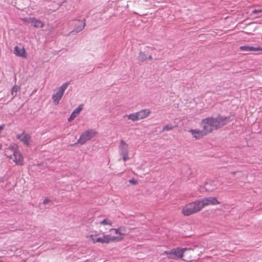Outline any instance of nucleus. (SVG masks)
Wrapping results in <instances>:
<instances>
[{"label":"nucleus","mask_w":262,"mask_h":262,"mask_svg":"<svg viewBox=\"0 0 262 262\" xmlns=\"http://www.w3.org/2000/svg\"><path fill=\"white\" fill-rule=\"evenodd\" d=\"M85 19L83 20L77 19L74 21L75 29L72 31V32L78 33L82 31L85 26Z\"/></svg>","instance_id":"obj_11"},{"label":"nucleus","mask_w":262,"mask_h":262,"mask_svg":"<svg viewBox=\"0 0 262 262\" xmlns=\"http://www.w3.org/2000/svg\"><path fill=\"white\" fill-rule=\"evenodd\" d=\"M147 59H148V60L152 59V56L151 55H149L147 56Z\"/></svg>","instance_id":"obj_32"},{"label":"nucleus","mask_w":262,"mask_h":262,"mask_svg":"<svg viewBox=\"0 0 262 262\" xmlns=\"http://www.w3.org/2000/svg\"><path fill=\"white\" fill-rule=\"evenodd\" d=\"M189 132L190 133L192 136L196 139H199L202 138L203 137L207 135V133L203 128H202V130H200L199 129H190L189 130Z\"/></svg>","instance_id":"obj_10"},{"label":"nucleus","mask_w":262,"mask_h":262,"mask_svg":"<svg viewBox=\"0 0 262 262\" xmlns=\"http://www.w3.org/2000/svg\"><path fill=\"white\" fill-rule=\"evenodd\" d=\"M111 230H114L115 231V234H119L120 235V228H118V229H114V228H112Z\"/></svg>","instance_id":"obj_27"},{"label":"nucleus","mask_w":262,"mask_h":262,"mask_svg":"<svg viewBox=\"0 0 262 262\" xmlns=\"http://www.w3.org/2000/svg\"><path fill=\"white\" fill-rule=\"evenodd\" d=\"M5 154L10 159H13V160L16 164L19 165H23V158L18 151L13 148H8L6 150Z\"/></svg>","instance_id":"obj_4"},{"label":"nucleus","mask_w":262,"mask_h":262,"mask_svg":"<svg viewBox=\"0 0 262 262\" xmlns=\"http://www.w3.org/2000/svg\"><path fill=\"white\" fill-rule=\"evenodd\" d=\"M14 54L19 57L24 58L27 57L26 51L23 47H20L17 46H15L14 48Z\"/></svg>","instance_id":"obj_13"},{"label":"nucleus","mask_w":262,"mask_h":262,"mask_svg":"<svg viewBox=\"0 0 262 262\" xmlns=\"http://www.w3.org/2000/svg\"><path fill=\"white\" fill-rule=\"evenodd\" d=\"M17 138L19 139L21 142L25 145L28 146L29 144V140L31 138V136L29 134H25L23 132L21 134L17 135Z\"/></svg>","instance_id":"obj_14"},{"label":"nucleus","mask_w":262,"mask_h":262,"mask_svg":"<svg viewBox=\"0 0 262 262\" xmlns=\"http://www.w3.org/2000/svg\"><path fill=\"white\" fill-rule=\"evenodd\" d=\"M148 49H150L152 51L153 50V49L152 48H149L148 47Z\"/></svg>","instance_id":"obj_34"},{"label":"nucleus","mask_w":262,"mask_h":262,"mask_svg":"<svg viewBox=\"0 0 262 262\" xmlns=\"http://www.w3.org/2000/svg\"><path fill=\"white\" fill-rule=\"evenodd\" d=\"M138 59L140 61L143 62L147 60V56L146 55L145 52H140L139 53Z\"/></svg>","instance_id":"obj_20"},{"label":"nucleus","mask_w":262,"mask_h":262,"mask_svg":"<svg viewBox=\"0 0 262 262\" xmlns=\"http://www.w3.org/2000/svg\"><path fill=\"white\" fill-rule=\"evenodd\" d=\"M174 128V126H173L171 124H167L163 126L162 128V132L164 131H168L172 130Z\"/></svg>","instance_id":"obj_24"},{"label":"nucleus","mask_w":262,"mask_h":262,"mask_svg":"<svg viewBox=\"0 0 262 262\" xmlns=\"http://www.w3.org/2000/svg\"><path fill=\"white\" fill-rule=\"evenodd\" d=\"M193 250V249L189 248H174L171 249L170 251H165L162 254V255L166 254L167 255V257L169 259H182L183 257L184 253L187 250Z\"/></svg>","instance_id":"obj_2"},{"label":"nucleus","mask_w":262,"mask_h":262,"mask_svg":"<svg viewBox=\"0 0 262 262\" xmlns=\"http://www.w3.org/2000/svg\"><path fill=\"white\" fill-rule=\"evenodd\" d=\"M123 117L124 118L127 117L128 119H130L133 121H136L139 120L137 112L129 115H124Z\"/></svg>","instance_id":"obj_19"},{"label":"nucleus","mask_w":262,"mask_h":262,"mask_svg":"<svg viewBox=\"0 0 262 262\" xmlns=\"http://www.w3.org/2000/svg\"><path fill=\"white\" fill-rule=\"evenodd\" d=\"M201 210L199 202L198 201L191 202L186 204L182 208V212L185 216H188L195 213Z\"/></svg>","instance_id":"obj_3"},{"label":"nucleus","mask_w":262,"mask_h":262,"mask_svg":"<svg viewBox=\"0 0 262 262\" xmlns=\"http://www.w3.org/2000/svg\"><path fill=\"white\" fill-rule=\"evenodd\" d=\"M219 182L217 180H214L207 182L205 184V188L208 191H213L217 188Z\"/></svg>","instance_id":"obj_12"},{"label":"nucleus","mask_w":262,"mask_h":262,"mask_svg":"<svg viewBox=\"0 0 262 262\" xmlns=\"http://www.w3.org/2000/svg\"><path fill=\"white\" fill-rule=\"evenodd\" d=\"M5 125H0V133L2 132V131L3 130L4 128Z\"/></svg>","instance_id":"obj_31"},{"label":"nucleus","mask_w":262,"mask_h":262,"mask_svg":"<svg viewBox=\"0 0 262 262\" xmlns=\"http://www.w3.org/2000/svg\"><path fill=\"white\" fill-rule=\"evenodd\" d=\"M129 183L133 184H136L137 182L134 179H132L129 181Z\"/></svg>","instance_id":"obj_30"},{"label":"nucleus","mask_w":262,"mask_h":262,"mask_svg":"<svg viewBox=\"0 0 262 262\" xmlns=\"http://www.w3.org/2000/svg\"><path fill=\"white\" fill-rule=\"evenodd\" d=\"M137 114L139 120L147 117L150 114V111L148 109H144L137 112Z\"/></svg>","instance_id":"obj_16"},{"label":"nucleus","mask_w":262,"mask_h":262,"mask_svg":"<svg viewBox=\"0 0 262 262\" xmlns=\"http://www.w3.org/2000/svg\"><path fill=\"white\" fill-rule=\"evenodd\" d=\"M112 221L109 219H104L103 221H102L100 223V224L101 225H109V226H112Z\"/></svg>","instance_id":"obj_22"},{"label":"nucleus","mask_w":262,"mask_h":262,"mask_svg":"<svg viewBox=\"0 0 262 262\" xmlns=\"http://www.w3.org/2000/svg\"><path fill=\"white\" fill-rule=\"evenodd\" d=\"M252 14H261V15L259 16H261L262 15V9L253 10L252 11Z\"/></svg>","instance_id":"obj_26"},{"label":"nucleus","mask_w":262,"mask_h":262,"mask_svg":"<svg viewBox=\"0 0 262 262\" xmlns=\"http://www.w3.org/2000/svg\"><path fill=\"white\" fill-rule=\"evenodd\" d=\"M119 153L122 157L124 161H126L129 159L128 157V145L124 140H122L120 141L119 146Z\"/></svg>","instance_id":"obj_7"},{"label":"nucleus","mask_w":262,"mask_h":262,"mask_svg":"<svg viewBox=\"0 0 262 262\" xmlns=\"http://www.w3.org/2000/svg\"><path fill=\"white\" fill-rule=\"evenodd\" d=\"M51 201V200L50 199H49L48 198H46L43 201V204L46 205L47 204V203H48L49 202H50Z\"/></svg>","instance_id":"obj_29"},{"label":"nucleus","mask_w":262,"mask_h":262,"mask_svg":"<svg viewBox=\"0 0 262 262\" xmlns=\"http://www.w3.org/2000/svg\"><path fill=\"white\" fill-rule=\"evenodd\" d=\"M90 238L91 239V240H92V241L93 242V243H97V242L95 241L96 238H95L94 237V235H90Z\"/></svg>","instance_id":"obj_28"},{"label":"nucleus","mask_w":262,"mask_h":262,"mask_svg":"<svg viewBox=\"0 0 262 262\" xmlns=\"http://www.w3.org/2000/svg\"><path fill=\"white\" fill-rule=\"evenodd\" d=\"M231 116L224 117L219 115L216 118L207 117L202 120L201 125L207 134L227 124L233 120Z\"/></svg>","instance_id":"obj_1"},{"label":"nucleus","mask_w":262,"mask_h":262,"mask_svg":"<svg viewBox=\"0 0 262 262\" xmlns=\"http://www.w3.org/2000/svg\"><path fill=\"white\" fill-rule=\"evenodd\" d=\"M23 21L27 24H31L34 28H41L44 27V23L35 17H25Z\"/></svg>","instance_id":"obj_9"},{"label":"nucleus","mask_w":262,"mask_h":262,"mask_svg":"<svg viewBox=\"0 0 262 262\" xmlns=\"http://www.w3.org/2000/svg\"><path fill=\"white\" fill-rule=\"evenodd\" d=\"M83 109V106L82 105H79L77 108H76L72 113L71 116L68 118V120L69 122H71L78 115H79L80 113Z\"/></svg>","instance_id":"obj_15"},{"label":"nucleus","mask_w":262,"mask_h":262,"mask_svg":"<svg viewBox=\"0 0 262 262\" xmlns=\"http://www.w3.org/2000/svg\"><path fill=\"white\" fill-rule=\"evenodd\" d=\"M110 242L114 241H120L122 240L123 237L118 236H110Z\"/></svg>","instance_id":"obj_25"},{"label":"nucleus","mask_w":262,"mask_h":262,"mask_svg":"<svg viewBox=\"0 0 262 262\" xmlns=\"http://www.w3.org/2000/svg\"><path fill=\"white\" fill-rule=\"evenodd\" d=\"M97 134V132L93 129L84 131L80 136L79 139L75 144L83 145L87 141L90 140Z\"/></svg>","instance_id":"obj_5"},{"label":"nucleus","mask_w":262,"mask_h":262,"mask_svg":"<svg viewBox=\"0 0 262 262\" xmlns=\"http://www.w3.org/2000/svg\"><path fill=\"white\" fill-rule=\"evenodd\" d=\"M110 235H106L103 237H100L96 238L95 241L101 243H109L110 242Z\"/></svg>","instance_id":"obj_18"},{"label":"nucleus","mask_w":262,"mask_h":262,"mask_svg":"<svg viewBox=\"0 0 262 262\" xmlns=\"http://www.w3.org/2000/svg\"><path fill=\"white\" fill-rule=\"evenodd\" d=\"M119 228L120 235H125L129 233V231L126 229V228L125 227H120Z\"/></svg>","instance_id":"obj_23"},{"label":"nucleus","mask_w":262,"mask_h":262,"mask_svg":"<svg viewBox=\"0 0 262 262\" xmlns=\"http://www.w3.org/2000/svg\"><path fill=\"white\" fill-rule=\"evenodd\" d=\"M69 85V82H65L58 88V89L53 94L52 99L55 104L57 105L59 103L60 100L63 95L64 91L67 89Z\"/></svg>","instance_id":"obj_6"},{"label":"nucleus","mask_w":262,"mask_h":262,"mask_svg":"<svg viewBox=\"0 0 262 262\" xmlns=\"http://www.w3.org/2000/svg\"><path fill=\"white\" fill-rule=\"evenodd\" d=\"M20 89V87L17 85H14L11 90V93L12 95V98L15 97L16 93L17 91Z\"/></svg>","instance_id":"obj_21"},{"label":"nucleus","mask_w":262,"mask_h":262,"mask_svg":"<svg viewBox=\"0 0 262 262\" xmlns=\"http://www.w3.org/2000/svg\"><path fill=\"white\" fill-rule=\"evenodd\" d=\"M239 49L241 51L245 52L262 51V48L259 47H253L248 46H241Z\"/></svg>","instance_id":"obj_17"},{"label":"nucleus","mask_w":262,"mask_h":262,"mask_svg":"<svg viewBox=\"0 0 262 262\" xmlns=\"http://www.w3.org/2000/svg\"><path fill=\"white\" fill-rule=\"evenodd\" d=\"M235 172H235V171H234V172H231V173L232 174H234L235 173Z\"/></svg>","instance_id":"obj_33"},{"label":"nucleus","mask_w":262,"mask_h":262,"mask_svg":"<svg viewBox=\"0 0 262 262\" xmlns=\"http://www.w3.org/2000/svg\"><path fill=\"white\" fill-rule=\"evenodd\" d=\"M201 207V209L209 205H216L219 204L220 203L215 197H208L198 201Z\"/></svg>","instance_id":"obj_8"}]
</instances>
